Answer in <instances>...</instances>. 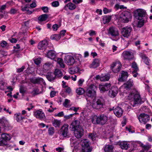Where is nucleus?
Masks as SVG:
<instances>
[{"instance_id": "obj_1", "label": "nucleus", "mask_w": 152, "mask_h": 152, "mask_svg": "<svg viewBox=\"0 0 152 152\" xmlns=\"http://www.w3.org/2000/svg\"><path fill=\"white\" fill-rule=\"evenodd\" d=\"M134 13L135 18L139 20L137 23L138 27H141L147 22L148 17L146 11L142 9L139 8L135 10Z\"/></svg>"}, {"instance_id": "obj_2", "label": "nucleus", "mask_w": 152, "mask_h": 152, "mask_svg": "<svg viewBox=\"0 0 152 152\" xmlns=\"http://www.w3.org/2000/svg\"><path fill=\"white\" fill-rule=\"evenodd\" d=\"M87 102L86 108L90 110L93 109L102 110L104 107L105 104V100L101 97L96 99L95 101L93 100L92 103L88 101Z\"/></svg>"}, {"instance_id": "obj_3", "label": "nucleus", "mask_w": 152, "mask_h": 152, "mask_svg": "<svg viewBox=\"0 0 152 152\" xmlns=\"http://www.w3.org/2000/svg\"><path fill=\"white\" fill-rule=\"evenodd\" d=\"M128 98L129 100H131L130 104L133 107H135L136 105L142 103L140 95L138 92L130 94Z\"/></svg>"}, {"instance_id": "obj_4", "label": "nucleus", "mask_w": 152, "mask_h": 152, "mask_svg": "<svg viewBox=\"0 0 152 152\" xmlns=\"http://www.w3.org/2000/svg\"><path fill=\"white\" fill-rule=\"evenodd\" d=\"M96 120L94 119H92V121L94 124H99L103 125L107 123L108 120V117L104 114H101L98 116H96Z\"/></svg>"}, {"instance_id": "obj_5", "label": "nucleus", "mask_w": 152, "mask_h": 152, "mask_svg": "<svg viewBox=\"0 0 152 152\" xmlns=\"http://www.w3.org/2000/svg\"><path fill=\"white\" fill-rule=\"evenodd\" d=\"M80 145L82 146L81 152H91L92 148L90 146L91 142L88 139H84L80 142Z\"/></svg>"}, {"instance_id": "obj_6", "label": "nucleus", "mask_w": 152, "mask_h": 152, "mask_svg": "<svg viewBox=\"0 0 152 152\" xmlns=\"http://www.w3.org/2000/svg\"><path fill=\"white\" fill-rule=\"evenodd\" d=\"M97 90L96 86L91 84L88 86L86 91V96L89 98L92 99L96 96V91Z\"/></svg>"}, {"instance_id": "obj_7", "label": "nucleus", "mask_w": 152, "mask_h": 152, "mask_svg": "<svg viewBox=\"0 0 152 152\" xmlns=\"http://www.w3.org/2000/svg\"><path fill=\"white\" fill-rule=\"evenodd\" d=\"M132 17L131 13L129 12L126 11L123 12L120 15L119 19L121 21L127 23Z\"/></svg>"}, {"instance_id": "obj_8", "label": "nucleus", "mask_w": 152, "mask_h": 152, "mask_svg": "<svg viewBox=\"0 0 152 152\" xmlns=\"http://www.w3.org/2000/svg\"><path fill=\"white\" fill-rule=\"evenodd\" d=\"M38 48L39 49L42 50H48V48L50 49L53 48V46L51 44L49 45L48 41L46 40H44L39 43Z\"/></svg>"}, {"instance_id": "obj_9", "label": "nucleus", "mask_w": 152, "mask_h": 152, "mask_svg": "<svg viewBox=\"0 0 152 152\" xmlns=\"http://www.w3.org/2000/svg\"><path fill=\"white\" fill-rule=\"evenodd\" d=\"M107 34L114 37H116L119 35V31L114 26H111L107 29Z\"/></svg>"}, {"instance_id": "obj_10", "label": "nucleus", "mask_w": 152, "mask_h": 152, "mask_svg": "<svg viewBox=\"0 0 152 152\" xmlns=\"http://www.w3.org/2000/svg\"><path fill=\"white\" fill-rule=\"evenodd\" d=\"M133 85V81L131 79L129 80L127 82L124 84L119 88V90L121 92H125V90L129 89Z\"/></svg>"}, {"instance_id": "obj_11", "label": "nucleus", "mask_w": 152, "mask_h": 152, "mask_svg": "<svg viewBox=\"0 0 152 152\" xmlns=\"http://www.w3.org/2000/svg\"><path fill=\"white\" fill-rule=\"evenodd\" d=\"M121 64L119 62L113 63L111 66V69L114 73H117L120 71Z\"/></svg>"}, {"instance_id": "obj_12", "label": "nucleus", "mask_w": 152, "mask_h": 152, "mask_svg": "<svg viewBox=\"0 0 152 152\" xmlns=\"http://www.w3.org/2000/svg\"><path fill=\"white\" fill-rule=\"evenodd\" d=\"M138 119L140 122L145 124L150 120V117L146 114L142 113L139 116Z\"/></svg>"}, {"instance_id": "obj_13", "label": "nucleus", "mask_w": 152, "mask_h": 152, "mask_svg": "<svg viewBox=\"0 0 152 152\" xmlns=\"http://www.w3.org/2000/svg\"><path fill=\"white\" fill-rule=\"evenodd\" d=\"M64 60L65 62L68 65H72L75 62L74 57L70 55L65 56Z\"/></svg>"}, {"instance_id": "obj_14", "label": "nucleus", "mask_w": 152, "mask_h": 152, "mask_svg": "<svg viewBox=\"0 0 152 152\" xmlns=\"http://www.w3.org/2000/svg\"><path fill=\"white\" fill-rule=\"evenodd\" d=\"M70 128L72 131H74L81 128L80 125V122L77 120H74L71 124Z\"/></svg>"}, {"instance_id": "obj_15", "label": "nucleus", "mask_w": 152, "mask_h": 152, "mask_svg": "<svg viewBox=\"0 0 152 152\" xmlns=\"http://www.w3.org/2000/svg\"><path fill=\"white\" fill-rule=\"evenodd\" d=\"M69 126L68 124H64L61 127V132L63 137H69L70 134L69 130Z\"/></svg>"}, {"instance_id": "obj_16", "label": "nucleus", "mask_w": 152, "mask_h": 152, "mask_svg": "<svg viewBox=\"0 0 152 152\" xmlns=\"http://www.w3.org/2000/svg\"><path fill=\"white\" fill-rule=\"evenodd\" d=\"M132 30L131 27L128 26L123 28L121 31L122 35L124 37L128 38L131 34Z\"/></svg>"}, {"instance_id": "obj_17", "label": "nucleus", "mask_w": 152, "mask_h": 152, "mask_svg": "<svg viewBox=\"0 0 152 152\" xmlns=\"http://www.w3.org/2000/svg\"><path fill=\"white\" fill-rule=\"evenodd\" d=\"M122 56L124 59L130 60L133 58V55L132 52L128 51H124Z\"/></svg>"}, {"instance_id": "obj_18", "label": "nucleus", "mask_w": 152, "mask_h": 152, "mask_svg": "<svg viewBox=\"0 0 152 152\" xmlns=\"http://www.w3.org/2000/svg\"><path fill=\"white\" fill-rule=\"evenodd\" d=\"M111 84L110 83H106L104 85H99V89L102 93L107 91L110 88Z\"/></svg>"}, {"instance_id": "obj_19", "label": "nucleus", "mask_w": 152, "mask_h": 152, "mask_svg": "<svg viewBox=\"0 0 152 152\" xmlns=\"http://www.w3.org/2000/svg\"><path fill=\"white\" fill-rule=\"evenodd\" d=\"M119 145L122 149L127 150L130 148L129 142L127 141H122L119 142Z\"/></svg>"}, {"instance_id": "obj_20", "label": "nucleus", "mask_w": 152, "mask_h": 152, "mask_svg": "<svg viewBox=\"0 0 152 152\" xmlns=\"http://www.w3.org/2000/svg\"><path fill=\"white\" fill-rule=\"evenodd\" d=\"M114 113L118 117H120L122 115L123 111L122 109L120 107H117L114 109Z\"/></svg>"}, {"instance_id": "obj_21", "label": "nucleus", "mask_w": 152, "mask_h": 152, "mask_svg": "<svg viewBox=\"0 0 152 152\" xmlns=\"http://www.w3.org/2000/svg\"><path fill=\"white\" fill-rule=\"evenodd\" d=\"M118 88L116 87H112L109 92V96L112 98L115 97L118 93Z\"/></svg>"}, {"instance_id": "obj_22", "label": "nucleus", "mask_w": 152, "mask_h": 152, "mask_svg": "<svg viewBox=\"0 0 152 152\" xmlns=\"http://www.w3.org/2000/svg\"><path fill=\"white\" fill-rule=\"evenodd\" d=\"M34 115L37 118L41 119H43L45 115L42 111L41 110H37L34 114Z\"/></svg>"}, {"instance_id": "obj_23", "label": "nucleus", "mask_w": 152, "mask_h": 152, "mask_svg": "<svg viewBox=\"0 0 152 152\" xmlns=\"http://www.w3.org/2000/svg\"><path fill=\"white\" fill-rule=\"evenodd\" d=\"M74 131L75 135L77 138H80L83 134V130L82 128H80Z\"/></svg>"}, {"instance_id": "obj_24", "label": "nucleus", "mask_w": 152, "mask_h": 152, "mask_svg": "<svg viewBox=\"0 0 152 152\" xmlns=\"http://www.w3.org/2000/svg\"><path fill=\"white\" fill-rule=\"evenodd\" d=\"M30 81L34 84H40L45 83L43 79L40 77L31 78L30 79Z\"/></svg>"}, {"instance_id": "obj_25", "label": "nucleus", "mask_w": 152, "mask_h": 152, "mask_svg": "<svg viewBox=\"0 0 152 152\" xmlns=\"http://www.w3.org/2000/svg\"><path fill=\"white\" fill-rule=\"evenodd\" d=\"M128 76L127 72L122 71L121 73V76L118 78V80L120 82H122L126 80Z\"/></svg>"}, {"instance_id": "obj_26", "label": "nucleus", "mask_w": 152, "mask_h": 152, "mask_svg": "<svg viewBox=\"0 0 152 152\" xmlns=\"http://www.w3.org/2000/svg\"><path fill=\"white\" fill-rule=\"evenodd\" d=\"M0 123L4 127H8L10 126L9 121L4 117L0 118Z\"/></svg>"}, {"instance_id": "obj_27", "label": "nucleus", "mask_w": 152, "mask_h": 152, "mask_svg": "<svg viewBox=\"0 0 152 152\" xmlns=\"http://www.w3.org/2000/svg\"><path fill=\"white\" fill-rule=\"evenodd\" d=\"M56 55V54L55 51L53 50H50L48 51L47 54V56L51 59H54Z\"/></svg>"}, {"instance_id": "obj_28", "label": "nucleus", "mask_w": 152, "mask_h": 152, "mask_svg": "<svg viewBox=\"0 0 152 152\" xmlns=\"http://www.w3.org/2000/svg\"><path fill=\"white\" fill-rule=\"evenodd\" d=\"M100 60L98 59H95L94 60L92 64L90 65L91 68H96L99 66Z\"/></svg>"}, {"instance_id": "obj_29", "label": "nucleus", "mask_w": 152, "mask_h": 152, "mask_svg": "<svg viewBox=\"0 0 152 152\" xmlns=\"http://www.w3.org/2000/svg\"><path fill=\"white\" fill-rule=\"evenodd\" d=\"M114 146L111 145H106L104 147V152H113Z\"/></svg>"}, {"instance_id": "obj_30", "label": "nucleus", "mask_w": 152, "mask_h": 152, "mask_svg": "<svg viewBox=\"0 0 152 152\" xmlns=\"http://www.w3.org/2000/svg\"><path fill=\"white\" fill-rule=\"evenodd\" d=\"M55 74L51 72H48L46 75V77L48 80L50 81L54 80L55 79Z\"/></svg>"}, {"instance_id": "obj_31", "label": "nucleus", "mask_w": 152, "mask_h": 152, "mask_svg": "<svg viewBox=\"0 0 152 152\" xmlns=\"http://www.w3.org/2000/svg\"><path fill=\"white\" fill-rule=\"evenodd\" d=\"M80 69L79 67L77 66L72 68L69 69V72L71 74H74L75 73L80 72Z\"/></svg>"}, {"instance_id": "obj_32", "label": "nucleus", "mask_w": 152, "mask_h": 152, "mask_svg": "<svg viewBox=\"0 0 152 152\" xmlns=\"http://www.w3.org/2000/svg\"><path fill=\"white\" fill-rule=\"evenodd\" d=\"M66 7H68L69 10H72L75 9L76 7V6L75 4L72 3L70 2L68 3L65 6L64 9L65 10H66Z\"/></svg>"}, {"instance_id": "obj_33", "label": "nucleus", "mask_w": 152, "mask_h": 152, "mask_svg": "<svg viewBox=\"0 0 152 152\" xmlns=\"http://www.w3.org/2000/svg\"><path fill=\"white\" fill-rule=\"evenodd\" d=\"M140 146L142 147V152H145V151L148 150L149 149L151 148V146L150 145H145L141 142L140 143Z\"/></svg>"}, {"instance_id": "obj_34", "label": "nucleus", "mask_w": 152, "mask_h": 152, "mask_svg": "<svg viewBox=\"0 0 152 152\" xmlns=\"http://www.w3.org/2000/svg\"><path fill=\"white\" fill-rule=\"evenodd\" d=\"M139 55L142 58L145 63L147 65H149V61L148 58L146 57L144 54H143L142 53H140Z\"/></svg>"}, {"instance_id": "obj_35", "label": "nucleus", "mask_w": 152, "mask_h": 152, "mask_svg": "<svg viewBox=\"0 0 152 152\" xmlns=\"http://www.w3.org/2000/svg\"><path fill=\"white\" fill-rule=\"evenodd\" d=\"M48 17V15L46 14H43L39 16L38 18L39 23H40L41 21H44L47 20Z\"/></svg>"}, {"instance_id": "obj_36", "label": "nucleus", "mask_w": 152, "mask_h": 152, "mask_svg": "<svg viewBox=\"0 0 152 152\" xmlns=\"http://www.w3.org/2000/svg\"><path fill=\"white\" fill-rule=\"evenodd\" d=\"M55 76L57 77H61L63 76V73L60 70L56 69L54 72Z\"/></svg>"}, {"instance_id": "obj_37", "label": "nucleus", "mask_w": 152, "mask_h": 152, "mask_svg": "<svg viewBox=\"0 0 152 152\" xmlns=\"http://www.w3.org/2000/svg\"><path fill=\"white\" fill-rule=\"evenodd\" d=\"M51 66V64L49 62H47L45 63L43 66V69L44 71L46 72L47 71L49 70Z\"/></svg>"}, {"instance_id": "obj_38", "label": "nucleus", "mask_w": 152, "mask_h": 152, "mask_svg": "<svg viewBox=\"0 0 152 152\" xmlns=\"http://www.w3.org/2000/svg\"><path fill=\"white\" fill-rule=\"evenodd\" d=\"M52 124L54 126L56 127H59L61 124V121L55 119L52 121Z\"/></svg>"}, {"instance_id": "obj_39", "label": "nucleus", "mask_w": 152, "mask_h": 152, "mask_svg": "<svg viewBox=\"0 0 152 152\" xmlns=\"http://www.w3.org/2000/svg\"><path fill=\"white\" fill-rule=\"evenodd\" d=\"M1 137L7 142V141L10 140L11 138V136L8 134L6 133L2 134Z\"/></svg>"}, {"instance_id": "obj_40", "label": "nucleus", "mask_w": 152, "mask_h": 152, "mask_svg": "<svg viewBox=\"0 0 152 152\" xmlns=\"http://www.w3.org/2000/svg\"><path fill=\"white\" fill-rule=\"evenodd\" d=\"M57 62V63L59 65L60 67L62 68L65 67V64L62 59L60 58H58Z\"/></svg>"}, {"instance_id": "obj_41", "label": "nucleus", "mask_w": 152, "mask_h": 152, "mask_svg": "<svg viewBox=\"0 0 152 152\" xmlns=\"http://www.w3.org/2000/svg\"><path fill=\"white\" fill-rule=\"evenodd\" d=\"M61 38L59 34H54L52 35L50 37V39L52 40H55L58 41Z\"/></svg>"}, {"instance_id": "obj_42", "label": "nucleus", "mask_w": 152, "mask_h": 152, "mask_svg": "<svg viewBox=\"0 0 152 152\" xmlns=\"http://www.w3.org/2000/svg\"><path fill=\"white\" fill-rule=\"evenodd\" d=\"M15 116L16 120L18 122L20 121L24 118V117H23L20 113L15 114Z\"/></svg>"}, {"instance_id": "obj_43", "label": "nucleus", "mask_w": 152, "mask_h": 152, "mask_svg": "<svg viewBox=\"0 0 152 152\" xmlns=\"http://www.w3.org/2000/svg\"><path fill=\"white\" fill-rule=\"evenodd\" d=\"M111 17L109 16H105L103 18V23L104 24L109 23L111 20Z\"/></svg>"}, {"instance_id": "obj_44", "label": "nucleus", "mask_w": 152, "mask_h": 152, "mask_svg": "<svg viewBox=\"0 0 152 152\" xmlns=\"http://www.w3.org/2000/svg\"><path fill=\"white\" fill-rule=\"evenodd\" d=\"M132 67L134 69V71H133L132 72L133 74L137 72L138 70V69L137 64L134 62H133L132 64Z\"/></svg>"}, {"instance_id": "obj_45", "label": "nucleus", "mask_w": 152, "mask_h": 152, "mask_svg": "<svg viewBox=\"0 0 152 152\" xmlns=\"http://www.w3.org/2000/svg\"><path fill=\"white\" fill-rule=\"evenodd\" d=\"M110 75L109 74H107L105 75L102 76L100 78V80L101 81H105L109 80L110 78Z\"/></svg>"}, {"instance_id": "obj_46", "label": "nucleus", "mask_w": 152, "mask_h": 152, "mask_svg": "<svg viewBox=\"0 0 152 152\" xmlns=\"http://www.w3.org/2000/svg\"><path fill=\"white\" fill-rule=\"evenodd\" d=\"M55 132L54 128L53 127H51L48 128V134L50 136L53 135Z\"/></svg>"}, {"instance_id": "obj_47", "label": "nucleus", "mask_w": 152, "mask_h": 152, "mask_svg": "<svg viewBox=\"0 0 152 152\" xmlns=\"http://www.w3.org/2000/svg\"><path fill=\"white\" fill-rule=\"evenodd\" d=\"M76 92L78 95H82L84 92V90L82 88L80 87L77 88Z\"/></svg>"}, {"instance_id": "obj_48", "label": "nucleus", "mask_w": 152, "mask_h": 152, "mask_svg": "<svg viewBox=\"0 0 152 152\" xmlns=\"http://www.w3.org/2000/svg\"><path fill=\"white\" fill-rule=\"evenodd\" d=\"M7 144V141L3 139L2 137L0 138V145L1 146L6 145Z\"/></svg>"}, {"instance_id": "obj_49", "label": "nucleus", "mask_w": 152, "mask_h": 152, "mask_svg": "<svg viewBox=\"0 0 152 152\" xmlns=\"http://www.w3.org/2000/svg\"><path fill=\"white\" fill-rule=\"evenodd\" d=\"M70 102V100L67 99H65L64 103H63V105L65 107H68L69 106V104Z\"/></svg>"}, {"instance_id": "obj_50", "label": "nucleus", "mask_w": 152, "mask_h": 152, "mask_svg": "<svg viewBox=\"0 0 152 152\" xmlns=\"http://www.w3.org/2000/svg\"><path fill=\"white\" fill-rule=\"evenodd\" d=\"M41 61V59L40 58H35L34 59V61L35 64L37 65L40 64Z\"/></svg>"}, {"instance_id": "obj_51", "label": "nucleus", "mask_w": 152, "mask_h": 152, "mask_svg": "<svg viewBox=\"0 0 152 152\" xmlns=\"http://www.w3.org/2000/svg\"><path fill=\"white\" fill-rule=\"evenodd\" d=\"M77 113H75L73 114H69V115H65L64 116V118L66 120H67L70 119L73 116L75 115V114H76Z\"/></svg>"}, {"instance_id": "obj_52", "label": "nucleus", "mask_w": 152, "mask_h": 152, "mask_svg": "<svg viewBox=\"0 0 152 152\" xmlns=\"http://www.w3.org/2000/svg\"><path fill=\"white\" fill-rule=\"evenodd\" d=\"M6 83L3 81H0V89L4 90Z\"/></svg>"}, {"instance_id": "obj_53", "label": "nucleus", "mask_w": 152, "mask_h": 152, "mask_svg": "<svg viewBox=\"0 0 152 152\" xmlns=\"http://www.w3.org/2000/svg\"><path fill=\"white\" fill-rule=\"evenodd\" d=\"M87 32L88 33L89 35L91 36L95 35L96 34V31L93 30H90L89 31Z\"/></svg>"}, {"instance_id": "obj_54", "label": "nucleus", "mask_w": 152, "mask_h": 152, "mask_svg": "<svg viewBox=\"0 0 152 152\" xmlns=\"http://www.w3.org/2000/svg\"><path fill=\"white\" fill-rule=\"evenodd\" d=\"M59 5V2L57 1H53L52 3V5L53 7H58Z\"/></svg>"}, {"instance_id": "obj_55", "label": "nucleus", "mask_w": 152, "mask_h": 152, "mask_svg": "<svg viewBox=\"0 0 152 152\" xmlns=\"http://www.w3.org/2000/svg\"><path fill=\"white\" fill-rule=\"evenodd\" d=\"M84 81V79L82 78L80 79L78 82V86H81Z\"/></svg>"}, {"instance_id": "obj_56", "label": "nucleus", "mask_w": 152, "mask_h": 152, "mask_svg": "<svg viewBox=\"0 0 152 152\" xmlns=\"http://www.w3.org/2000/svg\"><path fill=\"white\" fill-rule=\"evenodd\" d=\"M103 12L104 14H107L111 12L112 11L111 9H108L106 8H104L103 10Z\"/></svg>"}, {"instance_id": "obj_57", "label": "nucleus", "mask_w": 152, "mask_h": 152, "mask_svg": "<svg viewBox=\"0 0 152 152\" xmlns=\"http://www.w3.org/2000/svg\"><path fill=\"white\" fill-rule=\"evenodd\" d=\"M41 9L45 13H48L49 12L48 8L47 7H43L41 8Z\"/></svg>"}, {"instance_id": "obj_58", "label": "nucleus", "mask_w": 152, "mask_h": 152, "mask_svg": "<svg viewBox=\"0 0 152 152\" xmlns=\"http://www.w3.org/2000/svg\"><path fill=\"white\" fill-rule=\"evenodd\" d=\"M79 109V107H74L73 106L70 107V109H69V110H73L75 112H77L78 111Z\"/></svg>"}, {"instance_id": "obj_59", "label": "nucleus", "mask_w": 152, "mask_h": 152, "mask_svg": "<svg viewBox=\"0 0 152 152\" xmlns=\"http://www.w3.org/2000/svg\"><path fill=\"white\" fill-rule=\"evenodd\" d=\"M32 93L34 95H37L39 93V90L37 88L34 89L32 91Z\"/></svg>"}, {"instance_id": "obj_60", "label": "nucleus", "mask_w": 152, "mask_h": 152, "mask_svg": "<svg viewBox=\"0 0 152 152\" xmlns=\"http://www.w3.org/2000/svg\"><path fill=\"white\" fill-rule=\"evenodd\" d=\"M1 46V47L3 48L6 47L7 45V42L4 40L2 41L0 43Z\"/></svg>"}, {"instance_id": "obj_61", "label": "nucleus", "mask_w": 152, "mask_h": 152, "mask_svg": "<svg viewBox=\"0 0 152 152\" xmlns=\"http://www.w3.org/2000/svg\"><path fill=\"white\" fill-rule=\"evenodd\" d=\"M95 135L94 134H91L89 135V137L92 139L93 141L95 140Z\"/></svg>"}, {"instance_id": "obj_62", "label": "nucleus", "mask_w": 152, "mask_h": 152, "mask_svg": "<svg viewBox=\"0 0 152 152\" xmlns=\"http://www.w3.org/2000/svg\"><path fill=\"white\" fill-rule=\"evenodd\" d=\"M25 69V66H23L21 68L18 69L17 72L18 73L22 72Z\"/></svg>"}, {"instance_id": "obj_63", "label": "nucleus", "mask_w": 152, "mask_h": 152, "mask_svg": "<svg viewBox=\"0 0 152 152\" xmlns=\"http://www.w3.org/2000/svg\"><path fill=\"white\" fill-rule=\"evenodd\" d=\"M75 58L78 60H80L82 57V56L81 54H75Z\"/></svg>"}, {"instance_id": "obj_64", "label": "nucleus", "mask_w": 152, "mask_h": 152, "mask_svg": "<svg viewBox=\"0 0 152 152\" xmlns=\"http://www.w3.org/2000/svg\"><path fill=\"white\" fill-rule=\"evenodd\" d=\"M70 143L71 145H73L76 142V140L73 137L71 138L70 139Z\"/></svg>"}]
</instances>
